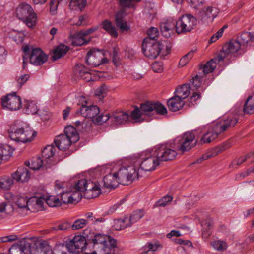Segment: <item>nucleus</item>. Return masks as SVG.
Masks as SVG:
<instances>
[{
	"label": "nucleus",
	"instance_id": "obj_1",
	"mask_svg": "<svg viewBox=\"0 0 254 254\" xmlns=\"http://www.w3.org/2000/svg\"><path fill=\"white\" fill-rule=\"evenodd\" d=\"M195 136L192 132H186L182 136L175 138L174 146H168L166 144L156 146L153 151L154 155L157 157L159 162L172 160L177 155V150L185 152L192 148V142Z\"/></svg>",
	"mask_w": 254,
	"mask_h": 254
},
{
	"label": "nucleus",
	"instance_id": "obj_2",
	"mask_svg": "<svg viewBox=\"0 0 254 254\" xmlns=\"http://www.w3.org/2000/svg\"><path fill=\"white\" fill-rule=\"evenodd\" d=\"M238 122V118L235 117H229L217 122L211 128L204 133L200 140H196L192 144L193 147L196 145H202L205 143H209L214 140L223 132L226 131L229 128L235 126ZM194 140V139L193 140Z\"/></svg>",
	"mask_w": 254,
	"mask_h": 254
},
{
	"label": "nucleus",
	"instance_id": "obj_3",
	"mask_svg": "<svg viewBox=\"0 0 254 254\" xmlns=\"http://www.w3.org/2000/svg\"><path fill=\"white\" fill-rule=\"evenodd\" d=\"M99 254H117V241L111 236L97 233L88 240Z\"/></svg>",
	"mask_w": 254,
	"mask_h": 254
},
{
	"label": "nucleus",
	"instance_id": "obj_4",
	"mask_svg": "<svg viewBox=\"0 0 254 254\" xmlns=\"http://www.w3.org/2000/svg\"><path fill=\"white\" fill-rule=\"evenodd\" d=\"M8 132L11 139L22 143L31 141L36 134L25 123L18 121L10 126Z\"/></svg>",
	"mask_w": 254,
	"mask_h": 254
},
{
	"label": "nucleus",
	"instance_id": "obj_5",
	"mask_svg": "<svg viewBox=\"0 0 254 254\" xmlns=\"http://www.w3.org/2000/svg\"><path fill=\"white\" fill-rule=\"evenodd\" d=\"M79 139L78 133L75 128L68 126L64 129V134L56 137L54 143L59 150L65 151L69 148L72 143L78 141Z\"/></svg>",
	"mask_w": 254,
	"mask_h": 254
},
{
	"label": "nucleus",
	"instance_id": "obj_6",
	"mask_svg": "<svg viewBox=\"0 0 254 254\" xmlns=\"http://www.w3.org/2000/svg\"><path fill=\"white\" fill-rule=\"evenodd\" d=\"M15 15L28 27L32 28L36 25L37 14L30 5L25 2L19 4L15 9Z\"/></svg>",
	"mask_w": 254,
	"mask_h": 254
},
{
	"label": "nucleus",
	"instance_id": "obj_7",
	"mask_svg": "<svg viewBox=\"0 0 254 254\" xmlns=\"http://www.w3.org/2000/svg\"><path fill=\"white\" fill-rule=\"evenodd\" d=\"M116 173L119 183L124 185H128L138 178L139 174L132 160L129 164L122 166Z\"/></svg>",
	"mask_w": 254,
	"mask_h": 254
},
{
	"label": "nucleus",
	"instance_id": "obj_8",
	"mask_svg": "<svg viewBox=\"0 0 254 254\" xmlns=\"http://www.w3.org/2000/svg\"><path fill=\"white\" fill-rule=\"evenodd\" d=\"M197 25V19L192 15L186 14L182 15L176 22V32L178 34L190 32L192 31Z\"/></svg>",
	"mask_w": 254,
	"mask_h": 254
},
{
	"label": "nucleus",
	"instance_id": "obj_9",
	"mask_svg": "<svg viewBox=\"0 0 254 254\" xmlns=\"http://www.w3.org/2000/svg\"><path fill=\"white\" fill-rule=\"evenodd\" d=\"M128 118L129 115L126 112L122 111H117L112 112L111 114L99 116L95 122L98 124H102L110 119L113 124L117 125L126 123Z\"/></svg>",
	"mask_w": 254,
	"mask_h": 254
},
{
	"label": "nucleus",
	"instance_id": "obj_10",
	"mask_svg": "<svg viewBox=\"0 0 254 254\" xmlns=\"http://www.w3.org/2000/svg\"><path fill=\"white\" fill-rule=\"evenodd\" d=\"M86 62L88 65L92 67H97L108 62L103 51L93 49L87 53Z\"/></svg>",
	"mask_w": 254,
	"mask_h": 254
},
{
	"label": "nucleus",
	"instance_id": "obj_11",
	"mask_svg": "<svg viewBox=\"0 0 254 254\" xmlns=\"http://www.w3.org/2000/svg\"><path fill=\"white\" fill-rule=\"evenodd\" d=\"M1 104L3 108L11 111L19 109L21 107V101L15 93L8 94L1 98Z\"/></svg>",
	"mask_w": 254,
	"mask_h": 254
},
{
	"label": "nucleus",
	"instance_id": "obj_12",
	"mask_svg": "<svg viewBox=\"0 0 254 254\" xmlns=\"http://www.w3.org/2000/svg\"><path fill=\"white\" fill-rule=\"evenodd\" d=\"M135 161L132 160V162L134 163L136 166L137 170H138V167L140 166V168L145 171H150L155 169L156 166L159 164L156 157L154 155L153 151L151 156L144 159L143 161H141L139 159H134Z\"/></svg>",
	"mask_w": 254,
	"mask_h": 254
},
{
	"label": "nucleus",
	"instance_id": "obj_13",
	"mask_svg": "<svg viewBox=\"0 0 254 254\" xmlns=\"http://www.w3.org/2000/svg\"><path fill=\"white\" fill-rule=\"evenodd\" d=\"M100 109L96 105H90L86 107H81L80 110L76 111V115H81L82 116L90 119L96 124L101 125L95 122L96 119L102 114L99 115Z\"/></svg>",
	"mask_w": 254,
	"mask_h": 254
},
{
	"label": "nucleus",
	"instance_id": "obj_14",
	"mask_svg": "<svg viewBox=\"0 0 254 254\" xmlns=\"http://www.w3.org/2000/svg\"><path fill=\"white\" fill-rule=\"evenodd\" d=\"M149 39H144L142 44V51L144 55L150 59H155L159 55L158 44L155 41H149Z\"/></svg>",
	"mask_w": 254,
	"mask_h": 254
},
{
	"label": "nucleus",
	"instance_id": "obj_15",
	"mask_svg": "<svg viewBox=\"0 0 254 254\" xmlns=\"http://www.w3.org/2000/svg\"><path fill=\"white\" fill-rule=\"evenodd\" d=\"M239 50L244 51V49L236 38V39H232L226 43L218 55L222 56L223 60L228 54L237 52Z\"/></svg>",
	"mask_w": 254,
	"mask_h": 254
},
{
	"label": "nucleus",
	"instance_id": "obj_16",
	"mask_svg": "<svg viewBox=\"0 0 254 254\" xmlns=\"http://www.w3.org/2000/svg\"><path fill=\"white\" fill-rule=\"evenodd\" d=\"M48 60V56L40 48L32 49L29 56L30 63L34 65H41Z\"/></svg>",
	"mask_w": 254,
	"mask_h": 254
},
{
	"label": "nucleus",
	"instance_id": "obj_17",
	"mask_svg": "<svg viewBox=\"0 0 254 254\" xmlns=\"http://www.w3.org/2000/svg\"><path fill=\"white\" fill-rule=\"evenodd\" d=\"M126 15L125 8H122L115 15V23L117 27L122 31H127L129 29L125 19Z\"/></svg>",
	"mask_w": 254,
	"mask_h": 254
},
{
	"label": "nucleus",
	"instance_id": "obj_18",
	"mask_svg": "<svg viewBox=\"0 0 254 254\" xmlns=\"http://www.w3.org/2000/svg\"><path fill=\"white\" fill-rule=\"evenodd\" d=\"M12 177L16 182H27L30 177V174L26 168L19 167L13 173H12Z\"/></svg>",
	"mask_w": 254,
	"mask_h": 254
},
{
	"label": "nucleus",
	"instance_id": "obj_19",
	"mask_svg": "<svg viewBox=\"0 0 254 254\" xmlns=\"http://www.w3.org/2000/svg\"><path fill=\"white\" fill-rule=\"evenodd\" d=\"M101 191L100 187L95 183L89 182L88 188L83 196L87 199L94 198L99 196Z\"/></svg>",
	"mask_w": 254,
	"mask_h": 254
},
{
	"label": "nucleus",
	"instance_id": "obj_20",
	"mask_svg": "<svg viewBox=\"0 0 254 254\" xmlns=\"http://www.w3.org/2000/svg\"><path fill=\"white\" fill-rule=\"evenodd\" d=\"M80 193H74L72 190L61 193V200L64 204L74 203L81 200Z\"/></svg>",
	"mask_w": 254,
	"mask_h": 254
},
{
	"label": "nucleus",
	"instance_id": "obj_21",
	"mask_svg": "<svg viewBox=\"0 0 254 254\" xmlns=\"http://www.w3.org/2000/svg\"><path fill=\"white\" fill-rule=\"evenodd\" d=\"M9 254H31L28 243L13 245L9 249Z\"/></svg>",
	"mask_w": 254,
	"mask_h": 254
},
{
	"label": "nucleus",
	"instance_id": "obj_22",
	"mask_svg": "<svg viewBox=\"0 0 254 254\" xmlns=\"http://www.w3.org/2000/svg\"><path fill=\"white\" fill-rule=\"evenodd\" d=\"M237 38L244 50L247 46L251 45L254 42V35L250 32H243L239 33Z\"/></svg>",
	"mask_w": 254,
	"mask_h": 254
},
{
	"label": "nucleus",
	"instance_id": "obj_23",
	"mask_svg": "<svg viewBox=\"0 0 254 254\" xmlns=\"http://www.w3.org/2000/svg\"><path fill=\"white\" fill-rule=\"evenodd\" d=\"M183 99L175 95L167 101V105L170 111L176 112L180 110L184 106Z\"/></svg>",
	"mask_w": 254,
	"mask_h": 254
},
{
	"label": "nucleus",
	"instance_id": "obj_24",
	"mask_svg": "<svg viewBox=\"0 0 254 254\" xmlns=\"http://www.w3.org/2000/svg\"><path fill=\"white\" fill-rule=\"evenodd\" d=\"M89 182H92L90 180H87L85 179L79 180L76 182L72 191L74 193H79L80 194L81 198L84 195V192L88 188Z\"/></svg>",
	"mask_w": 254,
	"mask_h": 254
},
{
	"label": "nucleus",
	"instance_id": "obj_25",
	"mask_svg": "<svg viewBox=\"0 0 254 254\" xmlns=\"http://www.w3.org/2000/svg\"><path fill=\"white\" fill-rule=\"evenodd\" d=\"M90 70L81 64H77L74 68V71L77 76L83 79L89 81L91 76Z\"/></svg>",
	"mask_w": 254,
	"mask_h": 254
},
{
	"label": "nucleus",
	"instance_id": "obj_26",
	"mask_svg": "<svg viewBox=\"0 0 254 254\" xmlns=\"http://www.w3.org/2000/svg\"><path fill=\"white\" fill-rule=\"evenodd\" d=\"M223 61L222 56L218 55L214 58L211 59L204 65L203 67V72L206 74L212 72L216 67L217 64L220 62Z\"/></svg>",
	"mask_w": 254,
	"mask_h": 254
},
{
	"label": "nucleus",
	"instance_id": "obj_27",
	"mask_svg": "<svg viewBox=\"0 0 254 254\" xmlns=\"http://www.w3.org/2000/svg\"><path fill=\"white\" fill-rule=\"evenodd\" d=\"M118 178L116 172L109 173L103 178L104 186L107 188H115L119 183Z\"/></svg>",
	"mask_w": 254,
	"mask_h": 254
},
{
	"label": "nucleus",
	"instance_id": "obj_28",
	"mask_svg": "<svg viewBox=\"0 0 254 254\" xmlns=\"http://www.w3.org/2000/svg\"><path fill=\"white\" fill-rule=\"evenodd\" d=\"M56 151V149L53 145H48L42 151V157L44 158L46 168L50 167V160L49 159L53 157Z\"/></svg>",
	"mask_w": 254,
	"mask_h": 254
},
{
	"label": "nucleus",
	"instance_id": "obj_29",
	"mask_svg": "<svg viewBox=\"0 0 254 254\" xmlns=\"http://www.w3.org/2000/svg\"><path fill=\"white\" fill-rule=\"evenodd\" d=\"M69 47L64 44H60L53 50V55L52 57L53 60H57L64 56L68 51Z\"/></svg>",
	"mask_w": 254,
	"mask_h": 254
},
{
	"label": "nucleus",
	"instance_id": "obj_30",
	"mask_svg": "<svg viewBox=\"0 0 254 254\" xmlns=\"http://www.w3.org/2000/svg\"><path fill=\"white\" fill-rule=\"evenodd\" d=\"M190 87L189 84H184L176 88L175 95L183 100L186 99L190 93Z\"/></svg>",
	"mask_w": 254,
	"mask_h": 254
},
{
	"label": "nucleus",
	"instance_id": "obj_31",
	"mask_svg": "<svg viewBox=\"0 0 254 254\" xmlns=\"http://www.w3.org/2000/svg\"><path fill=\"white\" fill-rule=\"evenodd\" d=\"M102 25L103 29L112 37L114 38H117L118 37V33L117 29L110 20L106 19L103 21Z\"/></svg>",
	"mask_w": 254,
	"mask_h": 254
},
{
	"label": "nucleus",
	"instance_id": "obj_32",
	"mask_svg": "<svg viewBox=\"0 0 254 254\" xmlns=\"http://www.w3.org/2000/svg\"><path fill=\"white\" fill-rule=\"evenodd\" d=\"M14 182V179L11 176L4 175L0 177V189L2 190H9L11 188Z\"/></svg>",
	"mask_w": 254,
	"mask_h": 254
},
{
	"label": "nucleus",
	"instance_id": "obj_33",
	"mask_svg": "<svg viewBox=\"0 0 254 254\" xmlns=\"http://www.w3.org/2000/svg\"><path fill=\"white\" fill-rule=\"evenodd\" d=\"M158 44V51L159 52V55L161 57H164L167 55L169 53L171 49V44L170 42L167 40L162 41L161 42H157Z\"/></svg>",
	"mask_w": 254,
	"mask_h": 254
},
{
	"label": "nucleus",
	"instance_id": "obj_34",
	"mask_svg": "<svg viewBox=\"0 0 254 254\" xmlns=\"http://www.w3.org/2000/svg\"><path fill=\"white\" fill-rule=\"evenodd\" d=\"M218 13V10L217 8L213 7H208L205 11L201 13V15L203 16L202 20H205L207 18L213 20L217 16Z\"/></svg>",
	"mask_w": 254,
	"mask_h": 254
},
{
	"label": "nucleus",
	"instance_id": "obj_35",
	"mask_svg": "<svg viewBox=\"0 0 254 254\" xmlns=\"http://www.w3.org/2000/svg\"><path fill=\"white\" fill-rule=\"evenodd\" d=\"M131 226L128 217H125L123 219H117L114 221V228L116 230H121Z\"/></svg>",
	"mask_w": 254,
	"mask_h": 254
},
{
	"label": "nucleus",
	"instance_id": "obj_36",
	"mask_svg": "<svg viewBox=\"0 0 254 254\" xmlns=\"http://www.w3.org/2000/svg\"><path fill=\"white\" fill-rule=\"evenodd\" d=\"M13 151L14 149L8 145L0 146V155L2 160H8L12 156Z\"/></svg>",
	"mask_w": 254,
	"mask_h": 254
},
{
	"label": "nucleus",
	"instance_id": "obj_37",
	"mask_svg": "<svg viewBox=\"0 0 254 254\" xmlns=\"http://www.w3.org/2000/svg\"><path fill=\"white\" fill-rule=\"evenodd\" d=\"M44 163H45L44 160H42L40 157H35L32 158L31 163L30 162H26L25 164L32 170H39Z\"/></svg>",
	"mask_w": 254,
	"mask_h": 254
},
{
	"label": "nucleus",
	"instance_id": "obj_38",
	"mask_svg": "<svg viewBox=\"0 0 254 254\" xmlns=\"http://www.w3.org/2000/svg\"><path fill=\"white\" fill-rule=\"evenodd\" d=\"M82 31L77 32L73 38L72 44L74 46H81L87 44L90 41L89 39H86V36L80 34Z\"/></svg>",
	"mask_w": 254,
	"mask_h": 254
},
{
	"label": "nucleus",
	"instance_id": "obj_39",
	"mask_svg": "<svg viewBox=\"0 0 254 254\" xmlns=\"http://www.w3.org/2000/svg\"><path fill=\"white\" fill-rule=\"evenodd\" d=\"M154 102L146 101L140 105V109L144 115H148L151 112L154 111Z\"/></svg>",
	"mask_w": 254,
	"mask_h": 254
},
{
	"label": "nucleus",
	"instance_id": "obj_40",
	"mask_svg": "<svg viewBox=\"0 0 254 254\" xmlns=\"http://www.w3.org/2000/svg\"><path fill=\"white\" fill-rule=\"evenodd\" d=\"M144 211L141 209L136 210L133 211L129 217H128V220L131 225L142 218L144 215Z\"/></svg>",
	"mask_w": 254,
	"mask_h": 254
},
{
	"label": "nucleus",
	"instance_id": "obj_41",
	"mask_svg": "<svg viewBox=\"0 0 254 254\" xmlns=\"http://www.w3.org/2000/svg\"><path fill=\"white\" fill-rule=\"evenodd\" d=\"M28 198L27 197L16 195L14 199V203L15 204L19 209L26 210L27 206Z\"/></svg>",
	"mask_w": 254,
	"mask_h": 254
},
{
	"label": "nucleus",
	"instance_id": "obj_42",
	"mask_svg": "<svg viewBox=\"0 0 254 254\" xmlns=\"http://www.w3.org/2000/svg\"><path fill=\"white\" fill-rule=\"evenodd\" d=\"M175 25L176 22L173 23L166 22L162 24L160 26L161 32L165 36L167 37V34L165 33L168 32L169 35H170V32H172L174 28H175Z\"/></svg>",
	"mask_w": 254,
	"mask_h": 254
},
{
	"label": "nucleus",
	"instance_id": "obj_43",
	"mask_svg": "<svg viewBox=\"0 0 254 254\" xmlns=\"http://www.w3.org/2000/svg\"><path fill=\"white\" fill-rule=\"evenodd\" d=\"M88 223V220L84 219H78L75 220L71 224V229L73 230H76L82 229L86 226Z\"/></svg>",
	"mask_w": 254,
	"mask_h": 254
},
{
	"label": "nucleus",
	"instance_id": "obj_44",
	"mask_svg": "<svg viewBox=\"0 0 254 254\" xmlns=\"http://www.w3.org/2000/svg\"><path fill=\"white\" fill-rule=\"evenodd\" d=\"M252 97L250 96L248 97L245 105L244 106L243 111L245 114H253L254 113V102L249 103L252 99Z\"/></svg>",
	"mask_w": 254,
	"mask_h": 254
},
{
	"label": "nucleus",
	"instance_id": "obj_45",
	"mask_svg": "<svg viewBox=\"0 0 254 254\" xmlns=\"http://www.w3.org/2000/svg\"><path fill=\"white\" fill-rule=\"evenodd\" d=\"M37 200L36 197H32L28 199L27 206L26 210H29L31 212H36L37 211Z\"/></svg>",
	"mask_w": 254,
	"mask_h": 254
},
{
	"label": "nucleus",
	"instance_id": "obj_46",
	"mask_svg": "<svg viewBox=\"0 0 254 254\" xmlns=\"http://www.w3.org/2000/svg\"><path fill=\"white\" fill-rule=\"evenodd\" d=\"M92 123H94L89 119L83 120L82 126H80L79 131L82 132H89L91 130Z\"/></svg>",
	"mask_w": 254,
	"mask_h": 254
},
{
	"label": "nucleus",
	"instance_id": "obj_47",
	"mask_svg": "<svg viewBox=\"0 0 254 254\" xmlns=\"http://www.w3.org/2000/svg\"><path fill=\"white\" fill-rule=\"evenodd\" d=\"M212 245L215 250L219 251H225L226 250L228 246L226 242L221 240L213 242Z\"/></svg>",
	"mask_w": 254,
	"mask_h": 254
},
{
	"label": "nucleus",
	"instance_id": "obj_48",
	"mask_svg": "<svg viewBox=\"0 0 254 254\" xmlns=\"http://www.w3.org/2000/svg\"><path fill=\"white\" fill-rule=\"evenodd\" d=\"M46 203L50 207H57L61 204L58 198L55 196H50L45 199Z\"/></svg>",
	"mask_w": 254,
	"mask_h": 254
},
{
	"label": "nucleus",
	"instance_id": "obj_49",
	"mask_svg": "<svg viewBox=\"0 0 254 254\" xmlns=\"http://www.w3.org/2000/svg\"><path fill=\"white\" fill-rule=\"evenodd\" d=\"M28 114H35L38 111V108L36 104L33 101H30L24 105Z\"/></svg>",
	"mask_w": 254,
	"mask_h": 254
},
{
	"label": "nucleus",
	"instance_id": "obj_50",
	"mask_svg": "<svg viewBox=\"0 0 254 254\" xmlns=\"http://www.w3.org/2000/svg\"><path fill=\"white\" fill-rule=\"evenodd\" d=\"M194 54L193 51H190L186 55L184 56L180 60L179 65L181 66H184L187 64L189 61L193 57Z\"/></svg>",
	"mask_w": 254,
	"mask_h": 254
},
{
	"label": "nucleus",
	"instance_id": "obj_51",
	"mask_svg": "<svg viewBox=\"0 0 254 254\" xmlns=\"http://www.w3.org/2000/svg\"><path fill=\"white\" fill-rule=\"evenodd\" d=\"M147 33L148 37L145 39H149V41H152L158 37V31L157 28L152 27L148 29Z\"/></svg>",
	"mask_w": 254,
	"mask_h": 254
},
{
	"label": "nucleus",
	"instance_id": "obj_52",
	"mask_svg": "<svg viewBox=\"0 0 254 254\" xmlns=\"http://www.w3.org/2000/svg\"><path fill=\"white\" fill-rule=\"evenodd\" d=\"M119 5L122 8H130L134 6V0H118Z\"/></svg>",
	"mask_w": 254,
	"mask_h": 254
},
{
	"label": "nucleus",
	"instance_id": "obj_53",
	"mask_svg": "<svg viewBox=\"0 0 254 254\" xmlns=\"http://www.w3.org/2000/svg\"><path fill=\"white\" fill-rule=\"evenodd\" d=\"M144 115L142 112L141 109L140 110L139 108L136 107L131 112L130 117L131 118L136 120L137 122H140V119L141 118L142 115Z\"/></svg>",
	"mask_w": 254,
	"mask_h": 254
},
{
	"label": "nucleus",
	"instance_id": "obj_54",
	"mask_svg": "<svg viewBox=\"0 0 254 254\" xmlns=\"http://www.w3.org/2000/svg\"><path fill=\"white\" fill-rule=\"evenodd\" d=\"M172 200V197L169 195H166L159 199L154 205V207H164L169 202Z\"/></svg>",
	"mask_w": 254,
	"mask_h": 254
},
{
	"label": "nucleus",
	"instance_id": "obj_55",
	"mask_svg": "<svg viewBox=\"0 0 254 254\" xmlns=\"http://www.w3.org/2000/svg\"><path fill=\"white\" fill-rule=\"evenodd\" d=\"M154 111L158 114L165 115L167 114L166 108L159 102H154Z\"/></svg>",
	"mask_w": 254,
	"mask_h": 254
},
{
	"label": "nucleus",
	"instance_id": "obj_56",
	"mask_svg": "<svg viewBox=\"0 0 254 254\" xmlns=\"http://www.w3.org/2000/svg\"><path fill=\"white\" fill-rule=\"evenodd\" d=\"M246 161V158L244 156H241L238 158L234 159L230 164L229 167L231 168L237 169L238 167Z\"/></svg>",
	"mask_w": 254,
	"mask_h": 254
},
{
	"label": "nucleus",
	"instance_id": "obj_57",
	"mask_svg": "<svg viewBox=\"0 0 254 254\" xmlns=\"http://www.w3.org/2000/svg\"><path fill=\"white\" fill-rule=\"evenodd\" d=\"M205 225L207 226V228L205 231L203 230L202 235L203 238H207L211 234L210 230L212 227V222L211 221H209L204 224V226Z\"/></svg>",
	"mask_w": 254,
	"mask_h": 254
},
{
	"label": "nucleus",
	"instance_id": "obj_58",
	"mask_svg": "<svg viewBox=\"0 0 254 254\" xmlns=\"http://www.w3.org/2000/svg\"><path fill=\"white\" fill-rule=\"evenodd\" d=\"M59 3V1L58 0H51L49 3L50 11L52 15L56 13Z\"/></svg>",
	"mask_w": 254,
	"mask_h": 254
},
{
	"label": "nucleus",
	"instance_id": "obj_59",
	"mask_svg": "<svg viewBox=\"0 0 254 254\" xmlns=\"http://www.w3.org/2000/svg\"><path fill=\"white\" fill-rule=\"evenodd\" d=\"M77 104L81 107H86L87 105L88 98L83 95H79L76 97Z\"/></svg>",
	"mask_w": 254,
	"mask_h": 254
},
{
	"label": "nucleus",
	"instance_id": "obj_60",
	"mask_svg": "<svg viewBox=\"0 0 254 254\" xmlns=\"http://www.w3.org/2000/svg\"><path fill=\"white\" fill-rule=\"evenodd\" d=\"M71 3L80 9L84 8L87 4L86 0H71Z\"/></svg>",
	"mask_w": 254,
	"mask_h": 254
},
{
	"label": "nucleus",
	"instance_id": "obj_61",
	"mask_svg": "<svg viewBox=\"0 0 254 254\" xmlns=\"http://www.w3.org/2000/svg\"><path fill=\"white\" fill-rule=\"evenodd\" d=\"M191 82L193 87L195 88V89L196 90L201 86V79L198 75H196L192 79V81Z\"/></svg>",
	"mask_w": 254,
	"mask_h": 254
},
{
	"label": "nucleus",
	"instance_id": "obj_62",
	"mask_svg": "<svg viewBox=\"0 0 254 254\" xmlns=\"http://www.w3.org/2000/svg\"><path fill=\"white\" fill-rule=\"evenodd\" d=\"M151 67L155 72H160L163 70V64L161 62H155L152 64Z\"/></svg>",
	"mask_w": 254,
	"mask_h": 254
},
{
	"label": "nucleus",
	"instance_id": "obj_63",
	"mask_svg": "<svg viewBox=\"0 0 254 254\" xmlns=\"http://www.w3.org/2000/svg\"><path fill=\"white\" fill-rule=\"evenodd\" d=\"M30 77L29 74H24L21 75L17 80V85L19 87H21L24 83H25Z\"/></svg>",
	"mask_w": 254,
	"mask_h": 254
},
{
	"label": "nucleus",
	"instance_id": "obj_64",
	"mask_svg": "<svg viewBox=\"0 0 254 254\" xmlns=\"http://www.w3.org/2000/svg\"><path fill=\"white\" fill-rule=\"evenodd\" d=\"M252 173L250 169H249L246 171L237 174L235 176V180L237 181H241L244 179L245 177L249 176Z\"/></svg>",
	"mask_w": 254,
	"mask_h": 254
}]
</instances>
